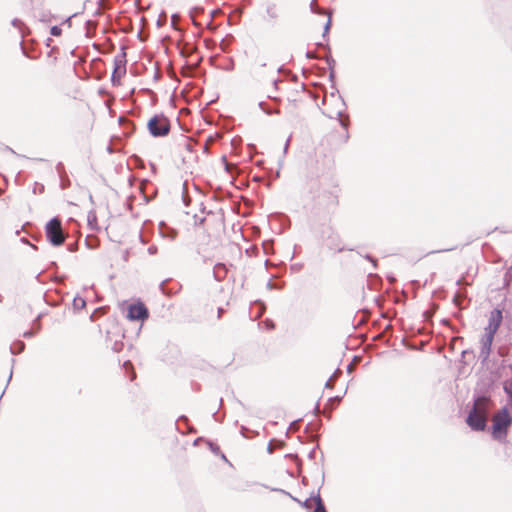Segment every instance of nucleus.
Returning <instances> with one entry per match:
<instances>
[{
  "label": "nucleus",
  "mask_w": 512,
  "mask_h": 512,
  "mask_svg": "<svg viewBox=\"0 0 512 512\" xmlns=\"http://www.w3.org/2000/svg\"><path fill=\"white\" fill-rule=\"evenodd\" d=\"M263 105H264V103H263V102H260V103H259L260 108H261L265 113H267V114H271V111L266 110V109L263 107Z\"/></svg>",
  "instance_id": "nucleus-21"
},
{
  "label": "nucleus",
  "mask_w": 512,
  "mask_h": 512,
  "mask_svg": "<svg viewBox=\"0 0 512 512\" xmlns=\"http://www.w3.org/2000/svg\"><path fill=\"white\" fill-rule=\"evenodd\" d=\"M96 220V216L93 215V218H91V215H88V221L91 223V221Z\"/></svg>",
  "instance_id": "nucleus-26"
},
{
  "label": "nucleus",
  "mask_w": 512,
  "mask_h": 512,
  "mask_svg": "<svg viewBox=\"0 0 512 512\" xmlns=\"http://www.w3.org/2000/svg\"><path fill=\"white\" fill-rule=\"evenodd\" d=\"M96 220V216L93 215V218H91V215H88V221L91 223V221Z\"/></svg>",
  "instance_id": "nucleus-25"
},
{
  "label": "nucleus",
  "mask_w": 512,
  "mask_h": 512,
  "mask_svg": "<svg viewBox=\"0 0 512 512\" xmlns=\"http://www.w3.org/2000/svg\"><path fill=\"white\" fill-rule=\"evenodd\" d=\"M288 145H289V140H287V142H286V144H285V148H284V150H285V151L287 150Z\"/></svg>",
  "instance_id": "nucleus-28"
},
{
  "label": "nucleus",
  "mask_w": 512,
  "mask_h": 512,
  "mask_svg": "<svg viewBox=\"0 0 512 512\" xmlns=\"http://www.w3.org/2000/svg\"><path fill=\"white\" fill-rule=\"evenodd\" d=\"M117 71H118V68L116 67V68L114 69V71H113L112 78H111V79H112L113 84H115V83H116V78H120V75H117Z\"/></svg>",
  "instance_id": "nucleus-14"
},
{
  "label": "nucleus",
  "mask_w": 512,
  "mask_h": 512,
  "mask_svg": "<svg viewBox=\"0 0 512 512\" xmlns=\"http://www.w3.org/2000/svg\"><path fill=\"white\" fill-rule=\"evenodd\" d=\"M280 18V8L277 3L269 1L265 3L264 20L269 24H275Z\"/></svg>",
  "instance_id": "nucleus-8"
},
{
  "label": "nucleus",
  "mask_w": 512,
  "mask_h": 512,
  "mask_svg": "<svg viewBox=\"0 0 512 512\" xmlns=\"http://www.w3.org/2000/svg\"><path fill=\"white\" fill-rule=\"evenodd\" d=\"M313 512H326L325 506L319 496L316 498V507Z\"/></svg>",
  "instance_id": "nucleus-12"
},
{
  "label": "nucleus",
  "mask_w": 512,
  "mask_h": 512,
  "mask_svg": "<svg viewBox=\"0 0 512 512\" xmlns=\"http://www.w3.org/2000/svg\"><path fill=\"white\" fill-rule=\"evenodd\" d=\"M266 326H267L269 329H271V328H273V327H274V324H273L272 322L267 321V322H266Z\"/></svg>",
  "instance_id": "nucleus-23"
},
{
  "label": "nucleus",
  "mask_w": 512,
  "mask_h": 512,
  "mask_svg": "<svg viewBox=\"0 0 512 512\" xmlns=\"http://www.w3.org/2000/svg\"><path fill=\"white\" fill-rule=\"evenodd\" d=\"M330 26H331V18L329 17L325 24V27H324V35L329 31Z\"/></svg>",
  "instance_id": "nucleus-16"
},
{
  "label": "nucleus",
  "mask_w": 512,
  "mask_h": 512,
  "mask_svg": "<svg viewBox=\"0 0 512 512\" xmlns=\"http://www.w3.org/2000/svg\"><path fill=\"white\" fill-rule=\"evenodd\" d=\"M512 424V415L508 407H502L492 418V436L502 439L507 436L508 428Z\"/></svg>",
  "instance_id": "nucleus-2"
},
{
  "label": "nucleus",
  "mask_w": 512,
  "mask_h": 512,
  "mask_svg": "<svg viewBox=\"0 0 512 512\" xmlns=\"http://www.w3.org/2000/svg\"><path fill=\"white\" fill-rule=\"evenodd\" d=\"M227 271L228 270H227V267L225 264L217 263L213 269V274H214L215 279L217 281L223 280L226 277Z\"/></svg>",
  "instance_id": "nucleus-9"
},
{
  "label": "nucleus",
  "mask_w": 512,
  "mask_h": 512,
  "mask_svg": "<svg viewBox=\"0 0 512 512\" xmlns=\"http://www.w3.org/2000/svg\"><path fill=\"white\" fill-rule=\"evenodd\" d=\"M159 230L162 237L169 240H174L177 235L174 229L167 227L164 223H160Z\"/></svg>",
  "instance_id": "nucleus-10"
},
{
  "label": "nucleus",
  "mask_w": 512,
  "mask_h": 512,
  "mask_svg": "<svg viewBox=\"0 0 512 512\" xmlns=\"http://www.w3.org/2000/svg\"><path fill=\"white\" fill-rule=\"evenodd\" d=\"M117 71H118V68L116 67V68L114 69V71H113L112 78H111V79H112L113 84H115V83H116V78H120V75H117Z\"/></svg>",
  "instance_id": "nucleus-15"
},
{
  "label": "nucleus",
  "mask_w": 512,
  "mask_h": 512,
  "mask_svg": "<svg viewBox=\"0 0 512 512\" xmlns=\"http://www.w3.org/2000/svg\"><path fill=\"white\" fill-rule=\"evenodd\" d=\"M267 451L269 454H272L273 451H274V447L272 445V441L269 442L268 446H267Z\"/></svg>",
  "instance_id": "nucleus-18"
},
{
  "label": "nucleus",
  "mask_w": 512,
  "mask_h": 512,
  "mask_svg": "<svg viewBox=\"0 0 512 512\" xmlns=\"http://www.w3.org/2000/svg\"><path fill=\"white\" fill-rule=\"evenodd\" d=\"M124 366H125V367H127V366L132 367V365H131V363H130V362H126V363L124 364Z\"/></svg>",
  "instance_id": "nucleus-29"
},
{
  "label": "nucleus",
  "mask_w": 512,
  "mask_h": 512,
  "mask_svg": "<svg viewBox=\"0 0 512 512\" xmlns=\"http://www.w3.org/2000/svg\"><path fill=\"white\" fill-rule=\"evenodd\" d=\"M149 312L143 303L131 304L128 307L127 318L131 321H145Z\"/></svg>",
  "instance_id": "nucleus-6"
},
{
  "label": "nucleus",
  "mask_w": 512,
  "mask_h": 512,
  "mask_svg": "<svg viewBox=\"0 0 512 512\" xmlns=\"http://www.w3.org/2000/svg\"><path fill=\"white\" fill-rule=\"evenodd\" d=\"M504 390L507 394H509L512 397V391L507 386H504Z\"/></svg>",
  "instance_id": "nucleus-22"
},
{
  "label": "nucleus",
  "mask_w": 512,
  "mask_h": 512,
  "mask_svg": "<svg viewBox=\"0 0 512 512\" xmlns=\"http://www.w3.org/2000/svg\"><path fill=\"white\" fill-rule=\"evenodd\" d=\"M332 378H333V377H331V378L326 382V384H325V386H326V387H331Z\"/></svg>",
  "instance_id": "nucleus-24"
},
{
  "label": "nucleus",
  "mask_w": 512,
  "mask_h": 512,
  "mask_svg": "<svg viewBox=\"0 0 512 512\" xmlns=\"http://www.w3.org/2000/svg\"><path fill=\"white\" fill-rule=\"evenodd\" d=\"M342 126L346 127V123L343 120H340Z\"/></svg>",
  "instance_id": "nucleus-30"
},
{
  "label": "nucleus",
  "mask_w": 512,
  "mask_h": 512,
  "mask_svg": "<svg viewBox=\"0 0 512 512\" xmlns=\"http://www.w3.org/2000/svg\"><path fill=\"white\" fill-rule=\"evenodd\" d=\"M494 337L495 333L484 330V333L479 340V358L481 359L482 363H486L490 358Z\"/></svg>",
  "instance_id": "nucleus-5"
},
{
  "label": "nucleus",
  "mask_w": 512,
  "mask_h": 512,
  "mask_svg": "<svg viewBox=\"0 0 512 512\" xmlns=\"http://www.w3.org/2000/svg\"><path fill=\"white\" fill-rule=\"evenodd\" d=\"M61 31H62L61 28L58 26H52L50 29V33L53 36H59L61 34Z\"/></svg>",
  "instance_id": "nucleus-13"
},
{
  "label": "nucleus",
  "mask_w": 512,
  "mask_h": 512,
  "mask_svg": "<svg viewBox=\"0 0 512 512\" xmlns=\"http://www.w3.org/2000/svg\"><path fill=\"white\" fill-rule=\"evenodd\" d=\"M22 24H23V23H22L19 19H14V20L12 21V25H13L14 27H17V28H20V26H21Z\"/></svg>",
  "instance_id": "nucleus-17"
},
{
  "label": "nucleus",
  "mask_w": 512,
  "mask_h": 512,
  "mask_svg": "<svg viewBox=\"0 0 512 512\" xmlns=\"http://www.w3.org/2000/svg\"><path fill=\"white\" fill-rule=\"evenodd\" d=\"M366 259H368L369 261H371L373 263V267L375 268L376 267V260L373 259L370 255H366Z\"/></svg>",
  "instance_id": "nucleus-20"
},
{
  "label": "nucleus",
  "mask_w": 512,
  "mask_h": 512,
  "mask_svg": "<svg viewBox=\"0 0 512 512\" xmlns=\"http://www.w3.org/2000/svg\"><path fill=\"white\" fill-rule=\"evenodd\" d=\"M46 237L49 242L54 246L61 245L64 240V234L62 231L61 221L58 218H52L45 227Z\"/></svg>",
  "instance_id": "nucleus-4"
},
{
  "label": "nucleus",
  "mask_w": 512,
  "mask_h": 512,
  "mask_svg": "<svg viewBox=\"0 0 512 512\" xmlns=\"http://www.w3.org/2000/svg\"><path fill=\"white\" fill-rule=\"evenodd\" d=\"M156 251H157V248H156L155 246H150V247L148 248V252H149L150 254H154V253H156Z\"/></svg>",
  "instance_id": "nucleus-19"
},
{
  "label": "nucleus",
  "mask_w": 512,
  "mask_h": 512,
  "mask_svg": "<svg viewBox=\"0 0 512 512\" xmlns=\"http://www.w3.org/2000/svg\"><path fill=\"white\" fill-rule=\"evenodd\" d=\"M147 128L153 137H163L170 132V121L163 114L154 115L148 121Z\"/></svg>",
  "instance_id": "nucleus-3"
},
{
  "label": "nucleus",
  "mask_w": 512,
  "mask_h": 512,
  "mask_svg": "<svg viewBox=\"0 0 512 512\" xmlns=\"http://www.w3.org/2000/svg\"><path fill=\"white\" fill-rule=\"evenodd\" d=\"M96 220V216L93 215V218H91V215H88V221L91 223V221Z\"/></svg>",
  "instance_id": "nucleus-27"
},
{
  "label": "nucleus",
  "mask_w": 512,
  "mask_h": 512,
  "mask_svg": "<svg viewBox=\"0 0 512 512\" xmlns=\"http://www.w3.org/2000/svg\"><path fill=\"white\" fill-rule=\"evenodd\" d=\"M310 10L313 13L325 14L326 12L317 6V0H312L310 3Z\"/></svg>",
  "instance_id": "nucleus-11"
},
{
  "label": "nucleus",
  "mask_w": 512,
  "mask_h": 512,
  "mask_svg": "<svg viewBox=\"0 0 512 512\" xmlns=\"http://www.w3.org/2000/svg\"><path fill=\"white\" fill-rule=\"evenodd\" d=\"M491 398L488 395L474 397L472 409L469 411L466 422L474 431H484L487 426Z\"/></svg>",
  "instance_id": "nucleus-1"
},
{
  "label": "nucleus",
  "mask_w": 512,
  "mask_h": 512,
  "mask_svg": "<svg viewBox=\"0 0 512 512\" xmlns=\"http://www.w3.org/2000/svg\"><path fill=\"white\" fill-rule=\"evenodd\" d=\"M135 378V373H132L131 380Z\"/></svg>",
  "instance_id": "nucleus-31"
},
{
  "label": "nucleus",
  "mask_w": 512,
  "mask_h": 512,
  "mask_svg": "<svg viewBox=\"0 0 512 512\" xmlns=\"http://www.w3.org/2000/svg\"><path fill=\"white\" fill-rule=\"evenodd\" d=\"M503 321L502 310L499 308H495L490 311L488 316V323L485 326L484 330L492 333H497Z\"/></svg>",
  "instance_id": "nucleus-7"
},
{
  "label": "nucleus",
  "mask_w": 512,
  "mask_h": 512,
  "mask_svg": "<svg viewBox=\"0 0 512 512\" xmlns=\"http://www.w3.org/2000/svg\"><path fill=\"white\" fill-rule=\"evenodd\" d=\"M222 311H223V310L220 308V309L218 310V314L220 315V314L222 313Z\"/></svg>",
  "instance_id": "nucleus-32"
}]
</instances>
